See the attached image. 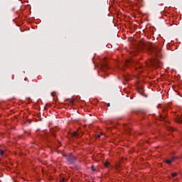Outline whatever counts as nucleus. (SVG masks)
Masks as SVG:
<instances>
[{"label": "nucleus", "instance_id": "obj_12", "mask_svg": "<svg viewBox=\"0 0 182 182\" xmlns=\"http://www.w3.org/2000/svg\"><path fill=\"white\" fill-rule=\"evenodd\" d=\"M55 92H52V93H51V95H52V96H55Z\"/></svg>", "mask_w": 182, "mask_h": 182}, {"label": "nucleus", "instance_id": "obj_3", "mask_svg": "<svg viewBox=\"0 0 182 182\" xmlns=\"http://www.w3.org/2000/svg\"><path fill=\"white\" fill-rule=\"evenodd\" d=\"M105 167H107V168H112V166H110V163L106 161L104 164Z\"/></svg>", "mask_w": 182, "mask_h": 182}, {"label": "nucleus", "instance_id": "obj_2", "mask_svg": "<svg viewBox=\"0 0 182 182\" xmlns=\"http://www.w3.org/2000/svg\"><path fill=\"white\" fill-rule=\"evenodd\" d=\"M176 123H182V117L177 115L176 118Z\"/></svg>", "mask_w": 182, "mask_h": 182}, {"label": "nucleus", "instance_id": "obj_4", "mask_svg": "<svg viewBox=\"0 0 182 182\" xmlns=\"http://www.w3.org/2000/svg\"><path fill=\"white\" fill-rule=\"evenodd\" d=\"M73 136H74V137H79V130H77V132H73Z\"/></svg>", "mask_w": 182, "mask_h": 182}, {"label": "nucleus", "instance_id": "obj_8", "mask_svg": "<svg viewBox=\"0 0 182 182\" xmlns=\"http://www.w3.org/2000/svg\"><path fill=\"white\" fill-rule=\"evenodd\" d=\"M102 136H103V133H101L100 134H99V135L97 136V137H98L99 139H100V137H102Z\"/></svg>", "mask_w": 182, "mask_h": 182}, {"label": "nucleus", "instance_id": "obj_13", "mask_svg": "<svg viewBox=\"0 0 182 182\" xmlns=\"http://www.w3.org/2000/svg\"><path fill=\"white\" fill-rule=\"evenodd\" d=\"M108 107L110 106V104H107Z\"/></svg>", "mask_w": 182, "mask_h": 182}, {"label": "nucleus", "instance_id": "obj_1", "mask_svg": "<svg viewBox=\"0 0 182 182\" xmlns=\"http://www.w3.org/2000/svg\"><path fill=\"white\" fill-rule=\"evenodd\" d=\"M176 157H172L171 159L166 160V164H171V163H173V161H174Z\"/></svg>", "mask_w": 182, "mask_h": 182}, {"label": "nucleus", "instance_id": "obj_10", "mask_svg": "<svg viewBox=\"0 0 182 182\" xmlns=\"http://www.w3.org/2000/svg\"><path fill=\"white\" fill-rule=\"evenodd\" d=\"M71 160H75V156H73L72 154L70 155Z\"/></svg>", "mask_w": 182, "mask_h": 182}, {"label": "nucleus", "instance_id": "obj_14", "mask_svg": "<svg viewBox=\"0 0 182 182\" xmlns=\"http://www.w3.org/2000/svg\"><path fill=\"white\" fill-rule=\"evenodd\" d=\"M68 161H70V159H68Z\"/></svg>", "mask_w": 182, "mask_h": 182}, {"label": "nucleus", "instance_id": "obj_11", "mask_svg": "<svg viewBox=\"0 0 182 182\" xmlns=\"http://www.w3.org/2000/svg\"><path fill=\"white\" fill-rule=\"evenodd\" d=\"M60 182H65V178L61 179Z\"/></svg>", "mask_w": 182, "mask_h": 182}, {"label": "nucleus", "instance_id": "obj_7", "mask_svg": "<svg viewBox=\"0 0 182 182\" xmlns=\"http://www.w3.org/2000/svg\"><path fill=\"white\" fill-rule=\"evenodd\" d=\"M171 176L172 177H177V173H173L172 174H171Z\"/></svg>", "mask_w": 182, "mask_h": 182}, {"label": "nucleus", "instance_id": "obj_9", "mask_svg": "<svg viewBox=\"0 0 182 182\" xmlns=\"http://www.w3.org/2000/svg\"><path fill=\"white\" fill-rule=\"evenodd\" d=\"M92 171H96V169H95V166H92Z\"/></svg>", "mask_w": 182, "mask_h": 182}, {"label": "nucleus", "instance_id": "obj_5", "mask_svg": "<svg viewBox=\"0 0 182 182\" xmlns=\"http://www.w3.org/2000/svg\"><path fill=\"white\" fill-rule=\"evenodd\" d=\"M159 120H166V117H164L163 115H160Z\"/></svg>", "mask_w": 182, "mask_h": 182}, {"label": "nucleus", "instance_id": "obj_6", "mask_svg": "<svg viewBox=\"0 0 182 182\" xmlns=\"http://www.w3.org/2000/svg\"><path fill=\"white\" fill-rule=\"evenodd\" d=\"M0 154H1V156H4V154H5V151L0 150Z\"/></svg>", "mask_w": 182, "mask_h": 182}]
</instances>
